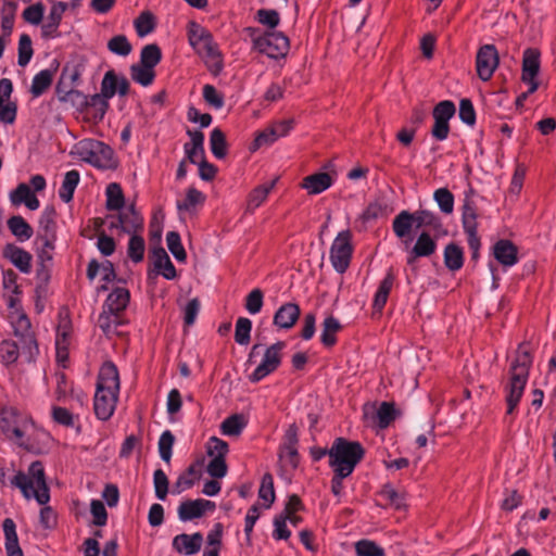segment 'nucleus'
I'll return each mask as SVG.
<instances>
[{"instance_id": "f257e3e1", "label": "nucleus", "mask_w": 556, "mask_h": 556, "mask_svg": "<svg viewBox=\"0 0 556 556\" xmlns=\"http://www.w3.org/2000/svg\"><path fill=\"white\" fill-rule=\"evenodd\" d=\"M531 365L532 356L528 348L523 344L519 345L509 366L507 381L504 383L507 415H513L518 407L529 379Z\"/></svg>"}, {"instance_id": "f03ea898", "label": "nucleus", "mask_w": 556, "mask_h": 556, "mask_svg": "<svg viewBox=\"0 0 556 556\" xmlns=\"http://www.w3.org/2000/svg\"><path fill=\"white\" fill-rule=\"evenodd\" d=\"M119 393V375L112 362L104 363L99 371L93 408L96 416L108 420L114 414Z\"/></svg>"}, {"instance_id": "7ed1b4c3", "label": "nucleus", "mask_w": 556, "mask_h": 556, "mask_svg": "<svg viewBox=\"0 0 556 556\" xmlns=\"http://www.w3.org/2000/svg\"><path fill=\"white\" fill-rule=\"evenodd\" d=\"M11 484L18 488L25 498H35L40 505H46L50 501L45 469L40 462H34L27 472L18 471L11 480Z\"/></svg>"}, {"instance_id": "20e7f679", "label": "nucleus", "mask_w": 556, "mask_h": 556, "mask_svg": "<svg viewBox=\"0 0 556 556\" xmlns=\"http://www.w3.org/2000/svg\"><path fill=\"white\" fill-rule=\"evenodd\" d=\"M365 451L361 443L337 438L329 448V466L333 472L351 475L364 457Z\"/></svg>"}, {"instance_id": "39448f33", "label": "nucleus", "mask_w": 556, "mask_h": 556, "mask_svg": "<svg viewBox=\"0 0 556 556\" xmlns=\"http://www.w3.org/2000/svg\"><path fill=\"white\" fill-rule=\"evenodd\" d=\"M252 41V48L270 59H283L290 49L289 38L281 31H261L254 27L245 29Z\"/></svg>"}, {"instance_id": "423d86ee", "label": "nucleus", "mask_w": 556, "mask_h": 556, "mask_svg": "<svg viewBox=\"0 0 556 556\" xmlns=\"http://www.w3.org/2000/svg\"><path fill=\"white\" fill-rule=\"evenodd\" d=\"M9 305L12 308L9 318L14 329V334L21 339L23 353L31 361L38 354V345L31 330V324L27 315L17 305V300L10 298Z\"/></svg>"}, {"instance_id": "0eeeda50", "label": "nucleus", "mask_w": 556, "mask_h": 556, "mask_svg": "<svg viewBox=\"0 0 556 556\" xmlns=\"http://www.w3.org/2000/svg\"><path fill=\"white\" fill-rule=\"evenodd\" d=\"M77 156L101 169H111L116 166L113 150L105 143L94 139H84L74 147Z\"/></svg>"}, {"instance_id": "6e6552de", "label": "nucleus", "mask_w": 556, "mask_h": 556, "mask_svg": "<svg viewBox=\"0 0 556 556\" xmlns=\"http://www.w3.org/2000/svg\"><path fill=\"white\" fill-rule=\"evenodd\" d=\"M353 253L352 233L350 230L340 231L330 248V262L336 271L343 274L350 266Z\"/></svg>"}, {"instance_id": "1a4fd4ad", "label": "nucleus", "mask_w": 556, "mask_h": 556, "mask_svg": "<svg viewBox=\"0 0 556 556\" xmlns=\"http://www.w3.org/2000/svg\"><path fill=\"white\" fill-rule=\"evenodd\" d=\"M207 454L211 460L207 464V473L216 479L223 478L227 473L225 457L229 452L228 443L217 437H212L206 445Z\"/></svg>"}, {"instance_id": "9d476101", "label": "nucleus", "mask_w": 556, "mask_h": 556, "mask_svg": "<svg viewBox=\"0 0 556 556\" xmlns=\"http://www.w3.org/2000/svg\"><path fill=\"white\" fill-rule=\"evenodd\" d=\"M286 343L278 341L268 346L263 355L261 363L256 366L254 371L250 375L252 382H258L271 372H274L281 363V352Z\"/></svg>"}, {"instance_id": "9b49d317", "label": "nucleus", "mask_w": 556, "mask_h": 556, "mask_svg": "<svg viewBox=\"0 0 556 556\" xmlns=\"http://www.w3.org/2000/svg\"><path fill=\"white\" fill-rule=\"evenodd\" d=\"M33 427L26 418L18 416L15 412H5L0 419V428L3 433L17 444L24 445L23 438Z\"/></svg>"}, {"instance_id": "f8f14e48", "label": "nucleus", "mask_w": 556, "mask_h": 556, "mask_svg": "<svg viewBox=\"0 0 556 556\" xmlns=\"http://www.w3.org/2000/svg\"><path fill=\"white\" fill-rule=\"evenodd\" d=\"M434 125L431 134L437 140H445L450 134L448 121L455 114V105L452 101L439 102L433 109Z\"/></svg>"}, {"instance_id": "ddd939ff", "label": "nucleus", "mask_w": 556, "mask_h": 556, "mask_svg": "<svg viewBox=\"0 0 556 556\" xmlns=\"http://www.w3.org/2000/svg\"><path fill=\"white\" fill-rule=\"evenodd\" d=\"M498 53L493 45L482 46L477 53L476 67L480 79L488 81L498 66Z\"/></svg>"}, {"instance_id": "4468645a", "label": "nucleus", "mask_w": 556, "mask_h": 556, "mask_svg": "<svg viewBox=\"0 0 556 556\" xmlns=\"http://www.w3.org/2000/svg\"><path fill=\"white\" fill-rule=\"evenodd\" d=\"M540 56L538 49L528 48L523 51L521 79L529 86V92H535L539 87L536 76L540 72Z\"/></svg>"}, {"instance_id": "2eb2a0df", "label": "nucleus", "mask_w": 556, "mask_h": 556, "mask_svg": "<svg viewBox=\"0 0 556 556\" xmlns=\"http://www.w3.org/2000/svg\"><path fill=\"white\" fill-rule=\"evenodd\" d=\"M437 251L435 240L428 233L421 232L414 247L408 251L407 264L414 269L416 268V260L418 257H429Z\"/></svg>"}, {"instance_id": "dca6fc26", "label": "nucleus", "mask_w": 556, "mask_h": 556, "mask_svg": "<svg viewBox=\"0 0 556 556\" xmlns=\"http://www.w3.org/2000/svg\"><path fill=\"white\" fill-rule=\"evenodd\" d=\"M215 504L211 501L198 498L182 502L178 507V517L182 521H189L202 517L207 510H213Z\"/></svg>"}, {"instance_id": "f3484780", "label": "nucleus", "mask_w": 556, "mask_h": 556, "mask_svg": "<svg viewBox=\"0 0 556 556\" xmlns=\"http://www.w3.org/2000/svg\"><path fill=\"white\" fill-rule=\"evenodd\" d=\"M112 227H119L129 235L138 233L143 229V218L134 205H129L118 214L117 224H112Z\"/></svg>"}, {"instance_id": "a211bd4d", "label": "nucleus", "mask_w": 556, "mask_h": 556, "mask_svg": "<svg viewBox=\"0 0 556 556\" xmlns=\"http://www.w3.org/2000/svg\"><path fill=\"white\" fill-rule=\"evenodd\" d=\"M279 456L291 467H296L299 462L298 454V429L294 425L286 430L283 443L280 447Z\"/></svg>"}, {"instance_id": "6ab92c4d", "label": "nucleus", "mask_w": 556, "mask_h": 556, "mask_svg": "<svg viewBox=\"0 0 556 556\" xmlns=\"http://www.w3.org/2000/svg\"><path fill=\"white\" fill-rule=\"evenodd\" d=\"M2 255L22 273L28 274L30 271L33 257L26 250L13 243H8L3 247Z\"/></svg>"}, {"instance_id": "aec40b11", "label": "nucleus", "mask_w": 556, "mask_h": 556, "mask_svg": "<svg viewBox=\"0 0 556 556\" xmlns=\"http://www.w3.org/2000/svg\"><path fill=\"white\" fill-rule=\"evenodd\" d=\"M203 536L200 532L193 534H178L173 540V547L176 552L186 556L197 554L202 546Z\"/></svg>"}, {"instance_id": "412c9836", "label": "nucleus", "mask_w": 556, "mask_h": 556, "mask_svg": "<svg viewBox=\"0 0 556 556\" xmlns=\"http://www.w3.org/2000/svg\"><path fill=\"white\" fill-rule=\"evenodd\" d=\"M493 255L500 264L506 267H511L518 262L517 247L506 239H502L494 244Z\"/></svg>"}, {"instance_id": "4be33fe9", "label": "nucleus", "mask_w": 556, "mask_h": 556, "mask_svg": "<svg viewBox=\"0 0 556 556\" xmlns=\"http://www.w3.org/2000/svg\"><path fill=\"white\" fill-rule=\"evenodd\" d=\"M278 178H275L268 182L256 186L253 188L247 197V212L254 213L268 198L277 184Z\"/></svg>"}, {"instance_id": "5701e85b", "label": "nucleus", "mask_w": 556, "mask_h": 556, "mask_svg": "<svg viewBox=\"0 0 556 556\" xmlns=\"http://www.w3.org/2000/svg\"><path fill=\"white\" fill-rule=\"evenodd\" d=\"M300 307L295 303L281 305L274 316V324L281 329H290L299 319Z\"/></svg>"}, {"instance_id": "b1692460", "label": "nucleus", "mask_w": 556, "mask_h": 556, "mask_svg": "<svg viewBox=\"0 0 556 556\" xmlns=\"http://www.w3.org/2000/svg\"><path fill=\"white\" fill-rule=\"evenodd\" d=\"M152 260L155 270L162 274L164 278L170 280L176 277L175 266L162 247L153 248Z\"/></svg>"}, {"instance_id": "393cba45", "label": "nucleus", "mask_w": 556, "mask_h": 556, "mask_svg": "<svg viewBox=\"0 0 556 556\" xmlns=\"http://www.w3.org/2000/svg\"><path fill=\"white\" fill-rule=\"evenodd\" d=\"M332 185V178L328 173H317L306 176L302 180V188L305 189L309 194H318L330 188Z\"/></svg>"}, {"instance_id": "a878e982", "label": "nucleus", "mask_w": 556, "mask_h": 556, "mask_svg": "<svg viewBox=\"0 0 556 556\" xmlns=\"http://www.w3.org/2000/svg\"><path fill=\"white\" fill-rule=\"evenodd\" d=\"M2 528L5 539V551L8 556H24L23 551L18 544L16 526L13 519L5 518L3 520Z\"/></svg>"}, {"instance_id": "bb28decb", "label": "nucleus", "mask_w": 556, "mask_h": 556, "mask_svg": "<svg viewBox=\"0 0 556 556\" xmlns=\"http://www.w3.org/2000/svg\"><path fill=\"white\" fill-rule=\"evenodd\" d=\"M129 291L125 288H116L114 289L108 296L104 311L111 313L112 315H117L122 311H124L129 303Z\"/></svg>"}, {"instance_id": "cd10ccee", "label": "nucleus", "mask_w": 556, "mask_h": 556, "mask_svg": "<svg viewBox=\"0 0 556 556\" xmlns=\"http://www.w3.org/2000/svg\"><path fill=\"white\" fill-rule=\"evenodd\" d=\"M478 214L476 207L466 202L463 206L462 224L467 239L479 238L478 236Z\"/></svg>"}, {"instance_id": "c85d7f7f", "label": "nucleus", "mask_w": 556, "mask_h": 556, "mask_svg": "<svg viewBox=\"0 0 556 556\" xmlns=\"http://www.w3.org/2000/svg\"><path fill=\"white\" fill-rule=\"evenodd\" d=\"M394 280H395L394 274L390 269L386 274L384 278L380 281L377 292L375 294L372 305L376 311L381 312L382 308L384 307V305L388 301V296L393 288Z\"/></svg>"}, {"instance_id": "c756f323", "label": "nucleus", "mask_w": 556, "mask_h": 556, "mask_svg": "<svg viewBox=\"0 0 556 556\" xmlns=\"http://www.w3.org/2000/svg\"><path fill=\"white\" fill-rule=\"evenodd\" d=\"M205 201V195L198 189L190 187L187 189L184 200L177 201V210L179 212L192 213L195 208L202 205Z\"/></svg>"}, {"instance_id": "7c9ffc66", "label": "nucleus", "mask_w": 556, "mask_h": 556, "mask_svg": "<svg viewBox=\"0 0 556 556\" xmlns=\"http://www.w3.org/2000/svg\"><path fill=\"white\" fill-rule=\"evenodd\" d=\"M80 180V175L76 169L68 170L64 175L59 195L62 201L68 203L72 201L75 189L77 188Z\"/></svg>"}, {"instance_id": "2f4dec72", "label": "nucleus", "mask_w": 556, "mask_h": 556, "mask_svg": "<svg viewBox=\"0 0 556 556\" xmlns=\"http://www.w3.org/2000/svg\"><path fill=\"white\" fill-rule=\"evenodd\" d=\"M444 264L452 271L460 269L464 265L463 249L455 243H448L444 249Z\"/></svg>"}, {"instance_id": "473e14b6", "label": "nucleus", "mask_w": 556, "mask_h": 556, "mask_svg": "<svg viewBox=\"0 0 556 556\" xmlns=\"http://www.w3.org/2000/svg\"><path fill=\"white\" fill-rule=\"evenodd\" d=\"M247 426V421L242 415L235 414L227 417L220 424V432L227 437H238Z\"/></svg>"}, {"instance_id": "72a5a7b5", "label": "nucleus", "mask_w": 556, "mask_h": 556, "mask_svg": "<svg viewBox=\"0 0 556 556\" xmlns=\"http://www.w3.org/2000/svg\"><path fill=\"white\" fill-rule=\"evenodd\" d=\"M415 226L413 214L407 211H402L395 216L392 223V228L397 238L406 237L412 228Z\"/></svg>"}, {"instance_id": "f704fd0d", "label": "nucleus", "mask_w": 556, "mask_h": 556, "mask_svg": "<svg viewBox=\"0 0 556 556\" xmlns=\"http://www.w3.org/2000/svg\"><path fill=\"white\" fill-rule=\"evenodd\" d=\"M53 71L42 70L35 75L30 86V93L33 97H40L53 81Z\"/></svg>"}, {"instance_id": "c9c22d12", "label": "nucleus", "mask_w": 556, "mask_h": 556, "mask_svg": "<svg viewBox=\"0 0 556 556\" xmlns=\"http://www.w3.org/2000/svg\"><path fill=\"white\" fill-rule=\"evenodd\" d=\"M10 231L20 240L26 241L31 238L33 229L22 216H12L8 220Z\"/></svg>"}, {"instance_id": "e433bc0d", "label": "nucleus", "mask_w": 556, "mask_h": 556, "mask_svg": "<svg viewBox=\"0 0 556 556\" xmlns=\"http://www.w3.org/2000/svg\"><path fill=\"white\" fill-rule=\"evenodd\" d=\"M130 76L134 81L138 83L143 87H148L153 83L155 73L154 68L138 63L131 65Z\"/></svg>"}, {"instance_id": "4c0bfd02", "label": "nucleus", "mask_w": 556, "mask_h": 556, "mask_svg": "<svg viewBox=\"0 0 556 556\" xmlns=\"http://www.w3.org/2000/svg\"><path fill=\"white\" fill-rule=\"evenodd\" d=\"M106 208L110 211H117L124 206V194L121 186L116 182L108 185L106 190Z\"/></svg>"}, {"instance_id": "58836bf2", "label": "nucleus", "mask_w": 556, "mask_h": 556, "mask_svg": "<svg viewBox=\"0 0 556 556\" xmlns=\"http://www.w3.org/2000/svg\"><path fill=\"white\" fill-rule=\"evenodd\" d=\"M68 345H70V337L68 332L64 329L58 330L56 339H55V350H56V361L62 367L67 366L68 362Z\"/></svg>"}, {"instance_id": "ea45409f", "label": "nucleus", "mask_w": 556, "mask_h": 556, "mask_svg": "<svg viewBox=\"0 0 556 556\" xmlns=\"http://www.w3.org/2000/svg\"><path fill=\"white\" fill-rule=\"evenodd\" d=\"M341 325L333 316L327 317L323 323L321 342L326 346H332L336 343V334Z\"/></svg>"}, {"instance_id": "a19ab883", "label": "nucleus", "mask_w": 556, "mask_h": 556, "mask_svg": "<svg viewBox=\"0 0 556 556\" xmlns=\"http://www.w3.org/2000/svg\"><path fill=\"white\" fill-rule=\"evenodd\" d=\"M210 147L213 155L217 159H224L227 154V142L224 132L219 128H214L210 137Z\"/></svg>"}, {"instance_id": "79ce46f5", "label": "nucleus", "mask_w": 556, "mask_h": 556, "mask_svg": "<svg viewBox=\"0 0 556 556\" xmlns=\"http://www.w3.org/2000/svg\"><path fill=\"white\" fill-rule=\"evenodd\" d=\"M144 251L146 244L143 238L138 233L130 235L127 247V254L129 258L135 263H139L143 260Z\"/></svg>"}, {"instance_id": "37998d69", "label": "nucleus", "mask_w": 556, "mask_h": 556, "mask_svg": "<svg viewBox=\"0 0 556 556\" xmlns=\"http://www.w3.org/2000/svg\"><path fill=\"white\" fill-rule=\"evenodd\" d=\"M195 51L207 61L213 62L214 64L220 63V53L218 51L217 45L213 40V36L211 35L203 43L195 48Z\"/></svg>"}, {"instance_id": "c03bdc74", "label": "nucleus", "mask_w": 556, "mask_h": 556, "mask_svg": "<svg viewBox=\"0 0 556 556\" xmlns=\"http://www.w3.org/2000/svg\"><path fill=\"white\" fill-rule=\"evenodd\" d=\"M258 497L264 501V506L269 508L275 501L274 479L270 473H265L262 478L258 490Z\"/></svg>"}, {"instance_id": "a18cd8bd", "label": "nucleus", "mask_w": 556, "mask_h": 556, "mask_svg": "<svg viewBox=\"0 0 556 556\" xmlns=\"http://www.w3.org/2000/svg\"><path fill=\"white\" fill-rule=\"evenodd\" d=\"M162 59V52L157 45L151 43L142 48L140 62L143 65L154 68Z\"/></svg>"}, {"instance_id": "49530a36", "label": "nucleus", "mask_w": 556, "mask_h": 556, "mask_svg": "<svg viewBox=\"0 0 556 556\" xmlns=\"http://www.w3.org/2000/svg\"><path fill=\"white\" fill-rule=\"evenodd\" d=\"M357 556H386L384 549L371 540H359L355 543Z\"/></svg>"}, {"instance_id": "de8ad7c7", "label": "nucleus", "mask_w": 556, "mask_h": 556, "mask_svg": "<svg viewBox=\"0 0 556 556\" xmlns=\"http://www.w3.org/2000/svg\"><path fill=\"white\" fill-rule=\"evenodd\" d=\"M433 199L444 214L454 211V195L447 188H439L433 193Z\"/></svg>"}, {"instance_id": "09e8293b", "label": "nucleus", "mask_w": 556, "mask_h": 556, "mask_svg": "<svg viewBox=\"0 0 556 556\" xmlns=\"http://www.w3.org/2000/svg\"><path fill=\"white\" fill-rule=\"evenodd\" d=\"M252 330V321L247 317H239L236 323L235 340L240 345L250 343V333Z\"/></svg>"}, {"instance_id": "8fccbe9b", "label": "nucleus", "mask_w": 556, "mask_h": 556, "mask_svg": "<svg viewBox=\"0 0 556 556\" xmlns=\"http://www.w3.org/2000/svg\"><path fill=\"white\" fill-rule=\"evenodd\" d=\"M18 346L11 340L0 342V361L5 365L14 364L18 358Z\"/></svg>"}, {"instance_id": "3c124183", "label": "nucleus", "mask_w": 556, "mask_h": 556, "mask_svg": "<svg viewBox=\"0 0 556 556\" xmlns=\"http://www.w3.org/2000/svg\"><path fill=\"white\" fill-rule=\"evenodd\" d=\"M108 49L114 54L127 56L131 52L132 47L126 36L117 35L108 41Z\"/></svg>"}, {"instance_id": "603ef678", "label": "nucleus", "mask_w": 556, "mask_h": 556, "mask_svg": "<svg viewBox=\"0 0 556 556\" xmlns=\"http://www.w3.org/2000/svg\"><path fill=\"white\" fill-rule=\"evenodd\" d=\"M87 106L91 112L93 121L99 122L103 119L109 108V102L103 96L93 94Z\"/></svg>"}, {"instance_id": "864d4df0", "label": "nucleus", "mask_w": 556, "mask_h": 556, "mask_svg": "<svg viewBox=\"0 0 556 556\" xmlns=\"http://www.w3.org/2000/svg\"><path fill=\"white\" fill-rule=\"evenodd\" d=\"M118 76L113 71H108L101 83V92L98 96H103L105 99H111L117 92Z\"/></svg>"}, {"instance_id": "5fc2aeb1", "label": "nucleus", "mask_w": 556, "mask_h": 556, "mask_svg": "<svg viewBox=\"0 0 556 556\" xmlns=\"http://www.w3.org/2000/svg\"><path fill=\"white\" fill-rule=\"evenodd\" d=\"M153 485L156 498L165 501L168 494L169 480L162 469H156L154 471Z\"/></svg>"}, {"instance_id": "6e6d98bb", "label": "nucleus", "mask_w": 556, "mask_h": 556, "mask_svg": "<svg viewBox=\"0 0 556 556\" xmlns=\"http://www.w3.org/2000/svg\"><path fill=\"white\" fill-rule=\"evenodd\" d=\"M256 21L274 30L280 23V15L276 10L273 9H260L255 15Z\"/></svg>"}, {"instance_id": "4d7b16f0", "label": "nucleus", "mask_w": 556, "mask_h": 556, "mask_svg": "<svg viewBox=\"0 0 556 556\" xmlns=\"http://www.w3.org/2000/svg\"><path fill=\"white\" fill-rule=\"evenodd\" d=\"M195 470L193 467H189L186 471L179 475L173 486L174 494H180L184 491L190 489L194 484Z\"/></svg>"}, {"instance_id": "13d9d810", "label": "nucleus", "mask_w": 556, "mask_h": 556, "mask_svg": "<svg viewBox=\"0 0 556 556\" xmlns=\"http://www.w3.org/2000/svg\"><path fill=\"white\" fill-rule=\"evenodd\" d=\"M380 496L397 509L405 506L404 493L397 492L391 484L383 485L380 491Z\"/></svg>"}, {"instance_id": "bf43d9fd", "label": "nucleus", "mask_w": 556, "mask_h": 556, "mask_svg": "<svg viewBox=\"0 0 556 556\" xmlns=\"http://www.w3.org/2000/svg\"><path fill=\"white\" fill-rule=\"evenodd\" d=\"M167 248L177 261H185L186 251L181 244L180 236L176 231H169L166 236Z\"/></svg>"}, {"instance_id": "052dcab7", "label": "nucleus", "mask_w": 556, "mask_h": 556, "mask_svg": "<svg viewBox=\"0 0 556 556\" xmlns=\"http://www.w3.org/2000/svg\"><path fill=\"white\" fill-rule=\"evenodd\" d=\"M175 437L169 430L164 431L159 439V453L165 463H169L172 458V450Z\"/></svg>"}, {"instance_id": "680f3d73", "label": "nucleus", "mask_w": 556, "mask_h": 556, "mask_svg": "<svg viewBox=\"0 0 556 556\" xmlns=\"http://www.w3.org/2000/svg\"><path fill=\"white\" fill-rule=\"evenodd\" d=\"M415 222V227H433L437 228L441 225L439 217L430 211H417L412 213Z\"/></svg>"}, {"instance_id": "e2e57ef3", "label": "nucleus", "mask_w": 556, "mask_h": 556, "mask_svg": "<svg viewBox=\"0 0 556 556\" xmlns=\"http://www.w3.org/2000/svg\"><path fill=\"white\" fill-rule=\"evenodd\" d=\"M134 24L137 35L139 37H144L149 35L154 29L155 26L153 15L150 12H142L135 20Z\"/></svg>"}, {"instance_id": "0e129e2a", "label": "nucleus", "mask_w": 556, "mask_h": 556, "mask_svg": "<svg viewBox=\"0 0 556 556\" xmlns=\"http://www.w3.org/2000/svg\"><path fill=\"white\" fill-rule=\"evenodd\" d=\"M263 303L264 293L261 289L255 288L247 295L244 307L250 314L255 315L261 312Z\"/></svg>"}, {"instance_id": "69168bd1", "label": "nucleus", "mask_w": 556, "mask_h": 556, "mask_svg": "<svg viewBox=\"0 0 556 556\" xmlns=\"http://www.w3.org/2000/svg\"><path fill=\"white\" fill-rule=\"evenodd\" d=\"M376 418L378 421V426L381 429L387 428L391 421L395 418V409L393 404L388 402H382L379 408L376 412Z\"/></svg>"}, {"instance_id": "338daca9", "label": "nucleus", "mask_w": 556, "mask_h": 556, "mask_svg": "<svg viewBox=\"0 0 556 556\" xmlns=\"http://www.w3.org/2000/svg\"><path fill=\"white\" fill-rule=\"evenodd\" d=\"M203 98L205 102L215 110H219L224 106V96L212 85H204Z\"/></svg>"}, {"instance_id": "774afa93", "label": "nucleus", "mask_w": 556, "mask_h": 556, "mask_svg": "<svg viewBox=\"0 0 556 556\" xmlns=\"http://www.w3.org/2000/svg\"><path fill=\"white\" fill-rule=\"evenodd\" d=\"M33 56L31 40L29 36L22 35L18 41V60L20 66H26Z\"/></svg>"}]
</instances>
